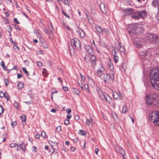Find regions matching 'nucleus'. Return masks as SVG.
Instances as JSON below:
<instances>
[{
    "label": "nucleus",
    "mask_w": 159,
    "mask_h": 159,
    "mask_svg": "<svg viewBox=\"0 0 159 159\" xmlns=\"http://www.w3.org/2000/svg\"><path fill=\"white\" fill-rule=\"evenodd\" d=\"M73 92L74 94L78 95L80 93L79 91L77 89H73Z\"/></svg>",
    "instance_id": "obj_29"
},
{
    "label": "nucleus",
    "mask_w": 159,
    "mask_h": 159,
    "mask_svg": "<svg viewBox=\"0 0 159 159\" xmlns=\"http://www.w3.org/2000/svg\"><path fill=\"white\" fill-rule=\"evenodd\" d=\"M141 29L140 27H138L135 24L131 25L129 26L128 30L129 33L132 35H134L139 34V30Z\"/></svg>",
    "instance_id": "obj_6"
},
{
    "label": "nucleus",
    "mask_w": 159,
    "mask_h": 159,
    "mask_svg": "<svg viewBox=\"0 0 159 159\" xmlns=\"http://www.w3.org/2000/svg\"><path fill=\"white\" fill-rule=\"evenodd\" d=\"M110 73L111 74V76L108 74H106L104 75L103 79L105 83H109L110 81L113 80L114 78V72L113 71H110Z\"/></svg>",
    "instance_id": "obj_9"
},
{
    "label": "nucleus",
    "mask_w": 159,
    "mask_h": 159,
    "mask_svg": "<svg viewBox=\"0 0 159 159\" xmlns=\"http://www.w3.org/2000/svg\"><path fill=\"white\" fill-rule=\"evenodd\" d=\"M61 12L62 13L64 14L66 17L68 18H70V16L66 13L63 10H62Z\"/></svg>",
    "instance_id": "obj_40"
},
{
    "label": "nucleus",
    "mask_w": 159,
    "mask_h": 159,
    "mask_svg": "<svg viewBox=\"0 0 159 159\" xmlns=\"http://www.w3.org/2000/svg\"><path fill=\"white\" fill-rule=\"evenodd\" d=\"M49 149V152H52L51 153V154H52L54 151L53 148L52 147H51V148H50Z\"/></svg>",
    "instance_id": "obj_57"
},
{
    "label": "nucleus",
    "mask_w": 159,
    "mask_h": 159,
    "mask_svg": "<svg viewBox=\"0 0 159 159\" xmlns=\"http://www.w3.org/2000/svg\"><path fill=\"white\" fill-rule=\"evenodd\" d=\"M17 123L16 121H13L11 123V125L13 127H15Z\"/></svg>",
    "instance_id": "obj_41"
},
{
    "label": "nucleus",
    "mask_w": 159,
    "mask_h": 159,
    "mask_svg": "<svg viewBox=\"0 0 159 159\" xmlns=\"http://www.w3.org/2000/svg\"><path fill=\"white\" fill-rule=\"evenodd\" d=\"M13 48L15 50L17 49L18 50H19V48L16 45H15L13 47Z\"/></svg>",
    "instance_id": "obj_58"
},
{
    "label": "nucleus",
    "mask_w": 159,
    "mask_h": 159,
    "mask_svg": "<svg viewBox=\"0 0 159 159\" xmlns=\"http://www.w3.org/2000/svg\"><path fill=\"white\" fill-rule=\"evenodd\" d=\"M149 117L155 125L159 126V111L152 112L150 114Z\"/></svg>",
    "instance_id": "obj_4"
},
{
    "label": "nucleus",
    "mask_w": 159,
    "mask_h": 159,
    "mask_svg": "<svg viewBox=\"0 0 159 159\" xmlns=\"http://www.w3.org/2000/svg\"><path fill=\"white\" fill-rule=\"evenodd\" d=\"M150 77L152 86L156 89L159 90V67L152 70Z\"/></svg>",
    "instance_id": "obj_1"
},
{
    "label": "nucleus",
    "mask_w": 159,
    "mask_h": 159,
    "mask_svg": "<svg viewBox=\"0 0 159 159\" xmlns=\"http://www.w3.org/2000/svg\"><path fill=\"white\" fill-rule=\"evenodd\" d=\"M152 5L155 7L158 6L159 5V1L158 0H154L152 2Z\"/></svg>",
    "instance_id": "obj_24"
},
{
    "label": "nucleus",
    "mask_w": 159,
    "mask_h": 159,
    "mask_svg": "<svg viewBox=\"0 0 159 159\" xmlns=\"http://www.w3.org/2000/svg\"><path fill=\"white\" fill-rule=\"evenodd\" d=\"M70 43L72 45H73L77 49H80L81 48L80 42L76 38L72 39L71 40Z\"/></svg>",
    "instance_id": "obj_11"
},
{
    "label": "nucleus",
    "mask_w": 159,
    "mask_h": 159,
    "mask_svg": "<svg viewBox=\"0 0 159 159\" xmlns=\"http://www.w3.org/2000/svg\"><path fill=\"white\" fill-rule=\"evenodd\" d=\"M122 149L121 148H120L118 146H116L115 147V149L116 151L118 152H120L121 150Z\"/></svg>",
    "instance_id": "obj_34"
},
{
    "label": "nucleus",
    "mask_w": 159,
    "mask_h": 159,
    "mask_svg": "<svg viewBox=\"0 0 159 159\" xmlns=\"http://www.w3.org/2000/svg\"><path fill=\"white\" fill-rule=\"evenodd\" d=\"M56 130L58 132H60L61 130V126H59L56 128Z\"/></svg>",
    "instance_id": "obj_45"
},
{
    "label": "nucleus",
    "mask_w": 159,
    "mask_h": 159,
    "mask_svg": "<svg viewBox=\"0 0 159 159\" xmlns=\"http://www.w3.org/2000/svg\"><path fill=\"white\" fill-rule=\"evenodd\" d=\"M23 71L27 75H29V72L26 70V69L24 67L22 68Z\"/></svg>",
    "instance_id": "obj_37"
},
{
    "label": "nucleus",
    "mask_w": 159,
    "mask_h": 159,
    "mask_svg": "<svg viewBox=\"0 0 159 159\" xmlns=\"http://www.w3.org/2000/svg\"><path fill=\"white\" fill-rule=\"evenodd\" d=\"M78 84H79V86L81 87L82 90H84L82 84L80 83L79 82V81H78Z\"/></svg>",
    "instance_id": "obj_55"
},
{
    "label": "nucleus",
    "mask_w": 159,
    "mask_h": 159,
    "mask_svg": "<svg viewBox=\"0 0 159 159\" xmlns=\"http://www.w3.org/2000/svg\"><path fill=\"white\" fill-rule=\"evenodd\" d=\"M90 61L92 65L93 66H94L96 65V58L94 55L93 54H91V55L90 57Z\"/></svg>",
    "instance_id": "obj_14"
},
{
    "label": "nucleus",
    "mask_w": 159,
    "mask_h": 159,
    "mask_svg": "<svg viewBox=\"0 0 159 159\" xmlns=\"http://www.w3.org/2000/svg\"><path fill=\"white\" fill-rule=\"evenodd\" d=\"M146 16V12L145 10L138 11L134 13L132 16V18L138 20L141 17L144 18Z\"/></svg>",
    "instance_id": "obj_7"
},
{
    "label": "nucleus",
    "mask_w": 159,
    "mask_h": 159,
    "mask_svg": "<svg viewBox=\"0 0 159 159\" xmlns=\"http://www.w3.org/2000/svg\"><path fill=\"white\" fill-rule=\"evenodd\" d=\"M63 89L65 91H67L68 90V88L66 86H63Z\"/></svg>",
    "instance_id": "obj_54"
},
{
    "label": "nucleus",
    "mask_w": 159,
    "mask_h": 159,
    "mask_svg": "<svg viewBox=\"0 0 159 159\" xmlns=\"http://www.w3.org/2000/svg\"><path fill=\"white\" fill-rule=\"evenodd\" d=\"M16 145H17L16 144L14 143H11L10 144V146L11 148H14L15 147Z\"/></svg>",
    "instance_id": "obj_52"
},
{
    "label": "nucleus",
    "mask_w": 159,
    "mask_h": 159,
    "mask_svg": "<svg viewBox=\"0 0 159 159\" xmlns=\"http://www.w3.org/2000/svg\"><path fill=\"white\" fill-rule=\"evenodd\" d=\"M41 135L43 138H46L47 136L46 133L44 131H43L41 132Z\"/></svg>",
    "instance_id": "obj_39"
},
{
    "label": "nucleus",
    "mask_w": 159,
    "mask_h": 159,
    "mask_svg": "<svg viewBox=\"0 0 159 159\" xmlns=\"http://www.w3.org/2000/svg\"><path fill=\"white\" fill-rule=\"evenodd\" d=\"M92 118L87 119L86 120V124L87 125H89L91 122H92Z\"/></svg>",
    "instance_id": "obj_35"
},
{
    "label": "nucleus",
    "mask_w": 159,
    "mask_h": 159,
    "mask_svg": "<svg viewBox=\"0 0 159 159\" xmlns=\"http://www.w3.org/2000/svg\"><path fill=\"white\" fill-rule=\"evenodd\" d=\"M84 48L88 53L90 55L93 53V51L92 48L89 45H85Z\"/></svg>",
    "instance_id": "obj_16"
},
{
    "label": "nucleus",
    "mask_w": 159,
    "mask_h": 159,
    "mask_svg": "<svg viewBox=\"0 0 159 159\" xmlns=\"http://www.w3.org/2000/svg\"><path fill=\"white\" fill-rule=\"evenodd\" d=\"M1 65L2 66V67L3 68V69L5 70H7V68L6 66L5 65V63L4 61H2L1 63Z\"/></svg>",
    "instance_id": "obj_27"
},
{
    "label": "nucleus",
    "mask_w": 159,
    "mask_h": 159,
    "mask_svg": "<svg viewBox=\"0 0 159 159\" xmlns=\"http://www.w3.org/2000/svg\"><path fill=\"white\" fill-rule=\"evenodd\" d=\"M112 117L114 120H116L118 118L117 114L115 112L112 111L111 112Z\"/></svg>",
    "instance_id": "obj_23"
},
{
    "label": "nucleus",
    "mask_w": 159,
    "mask_h": 159,
    "mask_svg": "<svg viewBox=\"0 0 159 159\" xmlns=\"http://www.w3.org/2000/svg\"><path fill=\"white\" fill-rule=\"evenodd\" d=\"M119 153H120L122 155H125V152L123 149H121Z\"/></svg>",
    "instance_id": "obj_43"
},
{
    "label": "nucleus",
    "mask_w": 159,
    "mask_h": 159,
    "mask_svg": "<svg viewBox=\"0 0 159 159\" xmlns=\"http://www.w3.org/2000/svg\"><path fill=\"white\" fill-rule=\"evenodd\" d=\"M4 82L6 84V86H7V84L8 83V80L7 79H4Z\"/></svg>",
    "instance_id": "obj_56"
},
{
    "label": "nucleus",
    "mask_w": 159,
    "mask_h": 159,
    "mask_svg": "<svg viewBox=\"0 0 159 159\" xmlns=\"http://www.w3.org/2000/svg\"><path fill=\"white\" fill-rule=\"evenodd\" d=\"M84 58L85 61L87 62H88L89 61V58H90V57L89 55H85L84 57Z\"/></svg>",
    "instance_id": "obj_30"
},
{
    "label": "nucleus",
    "mask_w": 159,
    "mask_h": 159,
    "mask_svg": "<svg viewBox=\"0 0 159 159\" xmlns=\"http://www.w3.org/2000/svg\"><path fill=\"white\" fill-rule=\"evenodd\" d=\"M48 30L50 31L51 30L52 32L53 28V27L52 25V24L51 22L50 23V25H49L48 26Z\"/></svg>",
    "instance_id": "obj_36"
},
{
    "label": "nucleus",
    "mask_w": 159,
    "mask_h": 159,
    "mask_svg": "<svg viewBox=\"0 0 159 159\" xmlns=\"http://www.w3.org/2000/svg\"><path fill=\"white\" fill-rule=\"evenodd\" d=\"M139 55L142 58L145 59L149 60L152 57L151 51L148 50L147 51H141L139 53Z\"/></svg>",
    "instance_id": "obj_8"
},
{
    "label": "nucleus",
    "mask_w": 159,
    "mask_h": 159,
    "mask_svg": "<svg viewBox=\"0 0 159 159\" xmlns=\"http://www.w3.org/2000/svg\"><path fill=\"white\" fill-rule=\"evenodd\" d=\"M20 118L21 120L23 122H25L26 120V117L24 115H23L21 116Z\"/></svg>",
    "instance_id": "obj_31"
},
{
    "label": "nucleus",
    "mask_w": 159,
    "mask_h": 159,
    "mask_svg": "<svg viewBox=\"0 0 159 159\" xmlns=\"http://www.w3.org/2000/svg\"><path fill=\"white\" fill-rule=\"evenodd\" d=\"M18 147H19L24 152H25V145L24 143L20 144L19 145L17 146V151L18 150Z\"/></svg>",
    "instance_id": "obj_19"
},
{
    "label": "nucleus",
    "mask_w": 159,
    "mask_h": 159,
    "mask_svg": "<svg viewBox=\"0 0 159 159\" xmlns=\"http://www.w3.org/2000/svg\"><path fill=\"white\" fill-rule=\"evenodd\" d=\"M79 134L82 135H84V131L81 130H80L79 131Z\"/></svg>",
    "instance_id": "obj_48"
},
{
    "label": "nucleus",
    "mask_w": 159,
    "mask_h": 159,
    "mask_svg": "<svg viewBox=\"0 0 159 159\" xmlns=\"http://www.w3.org/2000/svg\"><path fill=\"white\" fill-rule=\"evenodd\" d=\"M112 54L114 56V60H115V63H117L118 61H119V57H118L116 55V51L115 50H114V52L113 53V52H112Z\"/></svg>",
    "instance_id": "obj_17"
},
{
    "label": "nucleus",
    "mask_w": 159,
    "mask_h": 159,
    "mask_svg": "<svg viewBox=\"0 0 159 159\" xmlns=\"http://www.w3.org/2000/svg\"><path fill=\"white\" fill-rule=\"evenodd\" d=\"M64 123L66 125H68L69 123V121L68 120H64Z\"/></svg>",
    "instance_id": "obj_51"
},
{
    "label": "nucleus",
    "mask_w": 159,
    "mask_h": 159,
    "mask_svg": "<svg viewBox=\"0 0 159 159\" xmlns=\"http://www.w3.org/2000/svg\"><path fill=\"white\" fill-rule=\"evenodd\" d=\"M44 31L46 33L49 35V37L50 38H52V32L51 30L49 31V30H48L47 29H44Z\"/></svg>",
    "instance_id": "obj_18"
},
{
    "label": "nucleus",
    "mask_w": 159,
    "mask_h": 159,
    "mask_svg": "<svg viewBox=\"0 0 159 159\" xmlns=\"http://www.w3.org/2000/svg\"><path fill=\"white\" fill-rule=\"evenodd\" d=\"M145 99L146 103L149 106H154L159 103V97L155 93L146 96Z\"/></svg>",
    "instance_id": "obj_2"
},
{
    "label": "nucleus",
    "mask_w": 159,
    "mask_h": 159,
    "mask_svg": "<svg viewBox=\"0 0 159 159\" xmlns=\"http://www.w3.org/2000/svg\"><path fill=\"white\" fill-rule=\"evenodd\" d=\"M145 40L142 38H138L136 39L134 42V44L137 48L141 47L142 45L144 44Z\"/></svg>",
    "instance_id": "obj_10"
},
{
    "label": "nucleus",
    "mask_w": 159,
    "mask_h": 159,
    "mask_svg": "<svg viewBox=\"0 0 159 159\" xmlns=\"http://www.w3.org/2000/svg\"><path fill=\"white\" fill-rule=\"evenodd\" d=\"M61 1H63L65 4L69 5V1L68 0H61Z\"/></svg>",
    "instance_id": "obj_38"
},
{
    "label": "nucleus",
    "mask_w": 159,
    "mask_h": 159,
    "mask_svg": "<svg viewBox=\"0 0 159 159\" xmlns=\"http://www.w3.org/2000/svg\"><path fill=\"white\" fill-rule=\"evenodd\" d=\"M4 97L7 99V100H9L10 98L9 96H8L7 93H6V92L5 93V96Z\"/></svg>",
    "instance_id": "obj_49"
},
{
    "label": "nucleus",
    "mask_w": 159,
    "mask_h": 159,
    "mask_svg": "<svg viewBox=\"0 0 159 159\" xmlns=\"http://www.w3.org/2000/svg\"><path fill=\"white\" fill-rule=\"evenodd\" d=\"M147 39L151 43L159 44V36L156 34L148 33L146 34Z\"/></svg>",
    "instance_id": "obj_3"
},
{
    "label": "nucleus",
    "mask_w": 159,
    "mask_h": 159,
    "mask_svg": "<svg viewBox=\"0 0 159 159\" xmlns=\"http://www.w3.org/2000/svg\"><path fill=\"white\" fill-rule=\"evenodd\" d=\"M100 8L101 11L104 14L107 13V7H106L105 5L102 3H101L100 4Z\"/></svg>",
    "instance_id": "obj_13"
},
{
    "label": "nucleus",
    "mask_w": 159,
    "mask_h": 159,
    "mask_svg": "<svg viewBox=\"0 0 159 159\" xmlns=\"http://www.w3.org/2000/svg\"><path fill=\"white\" fill-rule=\"evenodd\" d=\"M76 30L78 34L81 37L84 38L85 37V34L84 32L78 26H77L76 27Z\"/></svg>",
    "instance_id": "obj_12"
},
{
    "label": "nucleus",
    "mask_w": 159,
    "mask_h": 159,
    "mask_svg": "<svg viewBox=\"0 0 159 159\" xmlns=\"http://www.w3.org/2000/svg\"><path fill=\"white\" fill-rule=\"evenodd\" d=\"M109 61L108 62V64L109 66V68L111 70V71H113L112 70L114 69V66L113 64L111 63L110 58H109Z\"/></svg>",
    "instance_id": "obj_20"
},
{
    "label": "nucleus",
    "mask_w": 159,
    "mask_h": 159,
    "mask_svg": "<svg viewBox=\"0 0 159 159\" xmlns=\"http://www.w3.org/2000/svg\"><path fill=\"white\" fill-rule=\"evenodd\" d=\"M80 76L81 78V79L82 81H85V78L84 77L82 74L80 73Z\"/></svg>",
    "instance_id": "obj_42"
},
{
    "label": "nucleus",
    "mask_w": 159,
    "mask_h": 159,
    "mask_svg": "<svg viewBox=\"0 0 159 159\" xmlns=\"http://www.w3.org/2000/svg\"><path fill=\"white\" fill-rule=\"evenodd\" d=\"M66 112L67 113H70L71 112V109L70 108L66 109Z\"/></svg>",
    "instance_id": "obj_62"
},
{
    "label": "nucleus",
    "mask_w": 159,
    "mask_h": 159,
    "mask_svg": "<svg viewBox=\"0 0 159 159\" xmlns=\"http://www.w3.org/2000/svg\"><path fill=\"white\" fill-rule=\"evenodd\" d=\"M14 21L16 22L17 24H19L20 23L19 21L17 20V18H15L14 19Z\"/></svg>",
    "instance_id": "obj_63"
},
{
    "label": "nucleus",
    "mask_w": 159,
    "mask_h": 159,
    "mask_svg": "<svg viewBox=\"0 0 159 159\" xmlns=\"http://www.w3.org/2000/svg\"><path fill=\"white\" fill-rule=\"evenodd\" d=\"M7 27L8 28V32H9V33L11 32V31H12V29H11V27H9V26L8 27Z\"/></svg>",
    "instance_id": "obj_59"
},
{
    "label": "nucleus",
    "mask_w": 159,
    "mask_h": 159,
    "mask_svg": "<svg viewBox=\"0 0 159 159\" xmlns=\"http://www.w3.org/2000/svg\"><path fill=\"white\" fill-rule=\"evenodd\" d=\"M120 45V49L119 50L120 52H122L123 53H124L125 52V50L124 49V47L120 45V43H119Z\"/></svg>",
    "instance_id": "obj_26"
},
{
    "label": "nucleus",
    "mask_w": 159,
    "mask_h": 159,
    "mask_svg": "<svg viewBox=\"0 0 159 159\" xmlns=\"http://www.w3.org/2000/svg\"><path fill=\"white\" fill-rule=\"evenodd\" d=\"M103 31L106 34H108L109 33V31L107 29H104L103 30Z\"/></svg>",
    "instance_id": "obj_44"
},
{
    "label": "nucleus",
    "mask_w": 159,
    "mask_h": 159,
    "mask_svg": "<svg viewBox=\"0 0 159 159\" xmlns=\"http://www.w3.org/2000/svg\"><path fill=\"white\" fill-rule=\"evenodd\" d=\"M127 108L126 106L124 105L122 108V112L125 113L127 111Z\"/></svg>",
    "instance_id": "obj_28"
},
{
    "label": "nucleus",
    "mask_w": 159,
    "mask_h": 159,
    "mask_svg": "<svg viewBox=\"0 0 159 159\" xmlns=\"http://www.w3.org/2000/svg\"><path fill=\"white\" fill-rule=\"evenodd\" d=\"M34 32L35 34L38 37L40 41H41L40 39L42 37V35L40 34L39 33V31L38 30H34Z\"/></svg>",
    "instance_id": "obj_21"
},
{
    "label": "nucleus",
    "mask_w": 159,
    "mask_h": 159,
    "mask_svg": "<svg viewBox=\"0 0 159 159\" xmlns=\"http://www.w3.org/2000/svg\"><path fill=\"white\" fill-rule=\"evenodd\" d=\"M14 106L16 108H17L18 107V103L16 102H15L14 104Z\"/></svg>",
    "instance_id": "obj_47"
},
{
    "label": "nucleus",
    "mask_w": 159,
    "mask_h": 159,
    "mask_svg": "<svg viewBox=\"0 0 159 159\" xmlns=\"http://www.w3.org/2000/svg\"><path fill=\"white\" fill-rule=\"evenodd\" d=\"M84 87L85 89L87 90H88V92H89V91L88 90V86L86 84H84Z\"/></svg>",
    "instance_id": "obj_53"
},
{
    "label": "nucleus",
    "mask_w": 159,
    "mask_h": 159,
    "mask_svg": "<svg viewBox=\"0 0 159 159\" xmlns=\"http://www.w3.org/2000/svg\"><path fill=\"white\" fill-rule=\"evenodd\" d=\"M17 88L19 89H22L24 87V84L23 83L20 82L17 84Z\"/></svg>",
    "instance_id": "obj_25"
},
{
    "label": "nucleus",
    "mask_w": 159,
    "mask_h": 159,
    "mask_svg": "<svg viewBox=\"0 0 159 159\" xmlns=\"http://www.w3.org/2000/svg\"><path fill=\"white\" fill-rule=\"evenodd\" d=\"M70 51L71 53H74L75 52L74 48L72 45L70 47Z\"/></svg>",
    "instance_id": "obj_32"
},
{
    "label": "nucleus",
    "mask_w": 159,
    "mask_h": 159,
    "mask_svg": "<svg viewBox=\"0 0 159 159\" xmlns=\"http://www.w3.org/2000/svg\"><path fill=\"white\" fill-rule=\"evenodd\" d=\"M37 65L38 66L40 67H41L43 66V63L41 61H38L37 62Z\"/></svg>",
    "instance_id": "obj_46"
},
{
    "label": "nucleus",
    "mask_w": 159,
    "mask_h": 159,
    "mask_svg": "<svg viewBox=\"0 0 159 159\" xmlns=\"http://www.w3.org/2000/svg\"><path fill=\"white\" fill-rule=\"evenodd\" d=\"M0 107L2 109L1 113H3L4 111V109L3 107L1 105H0Z\"/></svg>",
    "instance_id": "obj_60"
},
{
    "label": "nucleus",
    "mask_w": 159,
    "mask_h": 159,
    "mask_svg": "<svg viewBox=\"0 0 159 159\" xmlns=\"http://www.w3.org/2000/svg\"><path fill=\"white\" fill-rule=\"evenodd\" d=\"M74 118L76 120H78L79 119V116L77 115L75 116Z\"/></svg>",
    "instance_id": "obj_61"
},
{
    "label": "nucleus",
    "mask_w": 159,
    "mask_h": 159,
    "mask_svg": "<svg viewBox=\"0 0 159 159\" xmlns=\"http://www.w3.org/2000/svg\"><path fill=\"white\" fill-rule=\"evenodd\" d=\"M113 96L114 98L116 99L118 98L119 95L116 92H115L113 93Z\"/></svg>",
    "instance_id": "obj_33"
},
{
    "label": "nucleus",
    "mask_w": 159,
    "mask_h": 159,
    "mask_svg": "<svg viewBox=\"0 0 159 159\" xmlns=\"http://www.w3.org/2000/svg\"><path fill=\"white\" fill-rule=\"evenodd\" d=\"M71 115L70 114H68L66 116V117L68 119H70L71 117Z\"/></svg>",
    "instance_id": "obj_64"
},
{
    "label": "nucleus",
    "mask_w": 159,
    "mask_h": 159,
    "mask_svg": "<svg viewBox=\"0 0 159 159\" xmlns=\"http://www.w3.org/2000/svg\"><path fill=\"white\" fill-rule=\"evenodd\" d=\"M123 11L127 15H129L134 12V9L132 8H128L123 10Z\"/></svg>",
    "instance_id": "obj_15"
},
{
    "label": "nucleus",
    "mask_w": 159,
    "mask_h": 159,
    "mask_svg": "<svg viewBox=\"0 0 159 159\" xmlns=\"http://www.w3.org/2000/svg\"><path fill=\"white\" fill-rule=\"evenodd\" d=\"M95 29L97 31L99 34L101 33L102 32V30L101 27L99 26H95Z\"/></svg>",
    "instance_id": "obj_22"
},
{
    "label": "nucleus",
    "mask_w": 159,
    "mask_h": 159,
    "mask_svg": "<svg viewBox=\"0 0 159 159\" xmlns=\"http://www.w3.org/2000/svg\"><path fill=\"white\" fill-rule=\"evenodd\" d=\"M99 97L104 101L107 103L111 104L112 102V99L107 94L103 93L102 90L99 89L98 91Z\"/></svg>",
    "instance_id": "obj_5"
},
{
    "label": "nucleus",
    "mask_w": 159,
    "mask_h": 159,
    "mask_svg": "<svg viewBox=\"0 0 159 159\" xmlns=\"http://www.w3.org/2000/svg\"><path fill=\"white\" fill-rule=\"evenodd\" d=\"M5 93H4L2 91L0 92V97L3 98L5 96Z\"/></svg>",
    "instance_id": "obj_50"
}]
</instances>
